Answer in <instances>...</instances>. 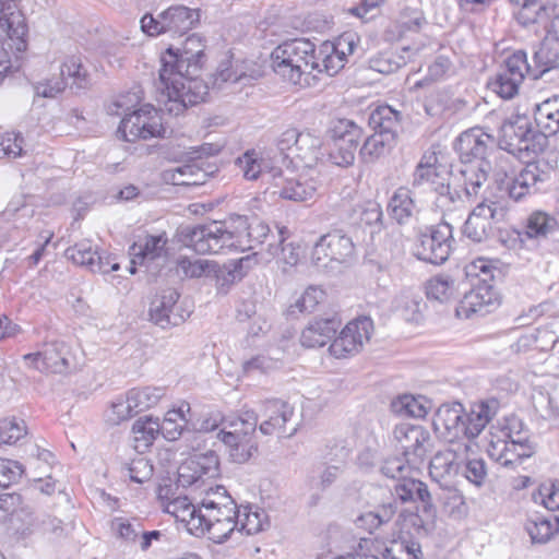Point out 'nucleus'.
Masks as SVG:
<instances>
[{
  "label": "nucleus",
  "mask_w": 559,
  "mask_h": 559,
  "mask_svg": "<svg viewBox=\"0 0 559 559\" xmlns=\"http://www.w3.org/2000/svg\"><path fill=\"white\" fill-rule=\"evenodd\" d=\"M201 39L189 36L182 49L169 47L160 56L158 102L169 115L179 116L204 100L207 85L199 78L204 52Z\"/></svg>",
  "instance_id": "nucleus-1"
},
{
  "label": "nucleus",
  "mask_w": 559,
  "mask_h": 559,
  "mask_svg": "<svg viewBox=\"0 0 559 559\" xmlns=\"http://www.w3.org/2000/svg\"><path fill=\"white\" fill-rule=\"evenodd\" d=\"M495 147V136L481 128L468 129L456 139L454 150L459 155L460 166L451 175L462 186L466 198L477 197L487 182L492 169L488 156Z\"/></svg>",
  "instance_id": "nucleus-2"
},
{
  "label": "nucleus",
  "mask_w": 559,
  "mask_h": 559,
  "mask_svg": "<svg viewBox=\"0 0 559 559\" xmlns=\"http://www.w3.org/2000/svg\"><path fill=\"white\" fill-rule=\"evenodd\" d=\"M272 68L284 80L302 85L306 76L319 68L316 46L309 39L296 38L278 45L271 53Z\"/></svg>",
  "instance_id": "nucleus-3"
},
{
  "label": "nucleus",
  "mask_w": 559,
  "mask_h": 559,
  "mask_svg": "<svg viewBox=\"0 0 559 559\" xmlns=\"http://www.w3.org/2000/svg\"><path fill=\"white\" fill-rule=\"evenodd\" d=\"M200 21V10L177 4L162 11L157 16L145 14L141 19V28L150 36L170 34L182 36L191 31Z\"/></svg>",
  "instance_id": "nucleus-4"
},
{
  "label": "nucleus",
  "mask_w": 559,
  "mask_h": 559,
  "mask_svg": "<svg viewBox=\"0 0 559 559\" xmlns=\"http://www.w3.org/2000/svg\"><path fill=\"white\" fill-rule=\"evenodd\" d=\"M453 227L445 222L425 227L417 234L414 255L421 261L440 265L453 250Z\"/></svg>",
  "instance_id": "nucleus-5"
},
{
  "label": "nucleus",
  "mask_w": 559,
  "mask_h": 559,
  "mask_svg": "<svg viewBox=\"0 0 559 559\" xmlns=\"http://www.w3.org/2000/svg\"><path fill=\"white\" fill-rule=\"evenodd\" d=\"M396 449L411 468H419L432 450L430 432L420 425L400 424L393 430Z\"/></svg>",
  "instance_id": "nucleus-6"
},
{
  "label": "nucleus",
  "mask_w": 559,
  "mask_h": 559,
  "mask_svg": "<svg viewBox=\"0 0 559 559\" xmlns=\"http://www.w3.org/2000/svg\"><path fill=\"white\" fill-rule=\"evenodd\" d=\"M179 241L198 254H218L227 250L225 222L183 226L178 230Z\"/></svg>",
  "instance_id": "nucleus-7"
},
{
  "label": "nucleus",
  "mask_w": 559,
  "mask_h": 559,
  "mask_svg": "<svg viewBox=\"0 0 559 559\" xmlns=\"http://www.w3.org/2000/svg\"><path fill=\"white\" fill-rule=\"evenodd\" d=\"M165 132L158 111L148 104L124 114L117 130L118 136L127 142L164 136Z\"/></svg>",
  "instance_id": "nucleus-8"
},
{
  "label": "nucleus",
  "mask_w": 559,
  "mask_h": 559,
  "mask_svg": "<svg viewBox=\"0 0 559 559\" xmlns=\"http://www.w3.org/2000/svg\"><path fill=\"white\" fill-rule=\"evenodd\" d=\"M355 252L353 240L341 230H334L320 237L312 250V262L319 269L332 267V263H346Z\"/></svg>",
  "instance_id": "nucleus-9"
},
{
  "label": "nucleus",
  "mask_w": 559,
  "mask_h": 559,
  "mask_svg": "<svg viewBox=\"0 0 559 559\" xmlns=\"http://www.w3.org/2000/svg\"><path fill=\"white\" fill-rule=\"evenodd\" d=\"M332 146L329 152L331 162L341 167L354 164L357 146L361 138V129L347 119L338 120L331 130Z\"/></svg>",
  "instance_id": "nucleus-10"
},
{
  "label": "nucleus",
  "mask_w": 559,
  "mask_h": 559,
  "mask_svg": "<svg viewBox=\"0 0 559 559\" xmlns=\"http://www.w3.org/2000/svg\"><path fill=\"white\" fill-rule=\"evenodd\" d=\"M373 322L368 317H361L348 322L340 335L333 340L329 352L335 358H347L358 354L366 342L370 340Z\"/></svg>",
  "instance_id": "nucleus-11"
},
{
  "label": "nucleus",
  "mask_w": 559,
  "mask_h": 559,
  "mask_svg": "<svg viewBox=\"0 0 559 559\" xmlns=\"http://www.w3.org/2000/svg\"><path fill=\"white\" fill-rule=\"evenodd\" d=\"M464 415L463 404L444 403L436 411L432 425L435 431L444 440L449 443H459V449L463 447L464 451H467L469 447L465 442Z\"/></svg>",
  "instance_id": "nucleus-12"
},
{
  "label": "nucleus",
  "mask_w": 559,
  "mask_h": 559,
  "mask_svg": "<svg viewBox=\"0 0 559 559\" xmlns=\"http://www.w3.org/2000/svg\"><path fill=\"white\" fill-rule=\"evenodd\" d=\"M473 287L464 293L455 308L457 318L471 319L473 316H486L499 304V296L490 283H473Z\"/></svg>",
  "instance_id": "nucleus-13"
},
{
  "label": "nucleus",
  "mask_w": 559,
  "mask_h": 559,
  "mask_svg": "<svg viewBox=\"0 0 559 559\" xmlns=\"http://www.w3.org/2000/svg\"><path fill=\"white\" fill-rule=\"evenodd\" d=\"M179 293L175 288H166L157 293L150 304L151 321L163 328L177 326L185 322L189 313L178 305Z\"/></svg>",
  "instance_id": "nucleus-14"
},
{
  "label": "nucleus",
  "mask_w": 559,
  "mask_h": 559,
  "mask_svg": "<svg viewBox=\"0 0 559 559\" xmlns=\"http://www.w3.org/2000/svg\"><path fill=\"white\" fill-rule=\"evenodd\" d=\"M0 34L8 37L9 46L17 52L26 50L28 26L15 0H0Z\"/></svg>",
  "instance_id": "nucleus-15"
},
{
  "label": "nucleus",
  "mask_w": 559,
  "mask_h": 559,
  "mask_svg": "<svg viewBox=\"0 0 559 559\" xmlns=\"http://www.w3.org/2000/svg\"><path fill=\"white\" fill-rule=\"evenodd\" d=\"M550 0H526V33L551 36L559 43V13Z\"/></svg>",
  "instance_id": "nucleus-16"
},
{
  "label": "nucleus",
  "mask_w": 559,
  "mask_h": 559,
  "mask_svg": "<svg viewBox=\"0 0 559 559\" xmlns=\"http://www.w3.org/2000/svg\"><path fill=\"white\" fill-rule=\"evenodd\" d=\"M223 518H218L217 511L203 512L197 521L192 520L194 534L207 533L210 539L214 543H224L238 527L239 522H237V508H227V510L223 509Z\"/></svg>",
  "instance_id": "nucleus-17"
},
{
  "label": "nucleus",
  "mask_w": 559,
  "mask_h": 559,
  "mask_svg": "<svg viewBox=\"0 0 559 559\" xmlns=\"http://www.w3.org/2000/svg\"><path fill=\"white\" fill-rule=\"evenodd\" d=\"M522 64H524V50L520 49L506 60L504 68L488 82V86L503 99L513 98L524 80Z\"/></svg>",
  "instance_id": "nucleus-18"
},
{
  "label": "nucleus",
  "mask_w": 559,
  "mask_h": 559,
  "mask_svg": "<svg viewBox=\"0 0 559 559\" xmlns=\"http://www.w3.org/2000/svg\"><path fill=\"white\" fill-rule=\"evenodd\" d=\"M262 413L265 419L260 424L259 429L265 436L277 435L278 437H292L296 428L287 431L286 425L294 416V407L280 399H270L263 402Z\"/></svg>",
  "instance_id": "nucleus-19"
},
{
  "label": "nucleus",
  "mask_w": 559,
  "mask_h": 559,
  "mask_svg": "<svg viewBox=\"0 0 559 559\" xmlns=\"http://www.w3.org/2000/svg\"><path fill=\"white\" fill-rule=\"evenodd\" d=\"M497 215L498 211L495 202L483 201L478 203L464 224V235L475 242L487 240L493 235Z\"/></svg>",
  "instance_id": "nucleus-20"
},
{
  "label": "nucleus",
  "mask_w": 559,
  "mask_h": 559,
  "mask_svg": "<svg viewBox=\"0 0 559 559\" xmlns=\"http://www.w3.org/2000/svg\"><path fill=\"white\" fill-rule=\"evenodd\" d=\"M219 474V459L214 451L198 453L187 459L179 467L182 486L193 485L202 478H215Z\"/></svg>",
  "instance_id": "nucleus-21"
},
{
  "label": "nucleus",
  "mask_w": 559,
  "mask_h": 559,
  "mask_svg": "<svg viewBox=\"0 0 559 559\" xmlns=\"http://www.w3.org/2000/svg\"><path fill=\"white\" fill-rule=\"evenodd\" d=\"M500 402L496 397H489L474 402L465 409L464 432L465 442L477 438L487 425L497 416Z\"/></svg>",
  "instance_id": "nucleus-22"
},
{
  "label": "nucleus",
  "mask_w": 559,
  "mask_h": 559,
  "mask_svg": "<svg viewBox=\"0 0 559 559\" xmlns=\"http://www.w3.org/2000/svg\"><path fill=\"white\" fill-rule=\"evenodd\" d=\"M341 324L342 320L336 313L324 318H314L302 330L300 343L307 348L322 347L335 336Z\"/></svg>",
  "instance_id": "nucleus-23"
},
{
  "label": "nucleus",
  "mask_w": 559,
  "mask_h": 559,
  "mask_svg": "<svg viewBox=\"0 0 559 559\" xmlns=\"http://www.w3.org/2000/svg\"><path fill=\"white\" fill-rule=\"evenodd\" d=\"M270 175L274 180V187L278 188L276 193L282 199L294 202H305L311 200L317 192V187L313 181L301 180V178L283 177V171L280 168H271Z\"/></svg>",
  "instance_id": "nucleus-24"
},
{
  "label": "nucleus",
  "mask_w": 559,
  "mask_h": 559,
  "mask_svg": "<svg viewBox=\"0 0 559 559\" xmlns=\"http://www.w3.org/2000/svg\"><path fill=\"white\" fill-rule=\"evenodd\" d=\"M524 142L523 116L519 112L508 117L500 127L499 139L496 145L508 152L521 162Z\"/></svg>",
  "instance_id": "nucleus-25"
},
{
  "label": "nucleus",
  "mask_w": 559,
  "mask_h": 559,
  "mask_svg": "<svg viewBox=\"0 0 559 559\" xmlns=\"http://www.w3.org/2000/svg\"><path fill=\"white\" fill-rule=\"evenodd\" d=\"M488 454L502 467L515 471L522 467L524 462V439L499 440L491 443Z\"/></svg>",
  "instance_id": "nucleus-26"
},
{
  "label": "nucleus",
  "mask_w": 559,
  "mask_h": 559,
  "mask_svg": "<svg viewBox=\"0 0 559 559\" xmlns=\"http://www.w3.org/2000/svg\"><path fill=\"white\" fill-rule=\"evenodd\" d=\"M217 438L224 443L231 462L243 464L258 453L257 436L248 433H218Z\"/></svg>",
  "instance_id": "nucleus-27"
},
{
  "label": "nucleus",
  "mask_w": 559,
  "mask_h": 559,
  "mask_svg": "<svg viewBox=\"0 0 559 559\" xmlns=\"http://www.w3.org/2000/svg\"><path fill=\"white\" fill-rule=\"evenodd\" d=\"M534 121L543 135H538V144L542 148L546 142V132L552 134L559 129V95L548 98L535 105Z\"/></svg>",
  "instance_id": "nucleus-28"
},
{
  "label": "nucleus",
  "mask_w": 559,
  "mask_h": 559,
  "mask_svg": "<svg viewBox=\"0 0 559 559\" xmlns=\"http://www.w3.org/2000/svg\"><path fill=\"white\" fill-rule=\"evenodd\" d=\"M426 296L430 300L448 304L457 299L461 283L449 274H438L426 282Z\"/></svg>",
  "instance_id": "nucleus-29"
},
{
  "label": "nucleus",
  "mask_w": 559,
  "mask_h": 559,
  "mask_svg": "<svg viewBox=\"0 0 559 559\" xmlns=\"http://www.w3.org/2000/svg\"><path fill=\"white\" fill-rule=\"evenodd\" d=\"M369 126L374 131L373 133L395 142L401 129V114L390 106H379L371 112Z\"/></svg>",
  "instance_id": "nucleus-30"
},
{
  "label": "nucleus",
  "mask_w": 559,
  "mask_h": 559,
  "mask_svg": "<svg viewBox=\"0 0 559 559\" xmlns=\"http://www.w3.org/2000/svg\"><path fill=\"white\" fill-rule=\"evenodd\" d=\"M168 491L169 489H166V493H168ZM159 497L162 499H167L165 511L174 515L176 519L186 522L189 530L194 533V528H192V520L197 521V519L202 515L203 509L201 508V504L199 507L194 506L187 496L169 498L167 495H163L160 492Z\"/></svg>",
  "instance_id": "nucleus-31"
},
{
  "label": "nucleus",
  "mask_w": 559,
  "mask_h": 559,
  "mask_svg": "<svg viewBox=\"0 0 559 559\" xmlns=\"http://www.w3.org/2000/svg\"><path fill=\"white\" fill-rule=\"evenodd\" d=\"M251 227V222L248 217L235 215L225 222V236L229 239L226 242L227 250H250L248 231Z\"/></svg>",
  "instance_id": "nucleus-32"
},
{
  "label": "nucleus",
  "mask_w": 559,
  "mask_h": 559,
  "mask_svg": "<svg viewBox=\"0 0 559 559\" xmlns=\"http://www.w3.org/2000/svg\"><path fill=\"white\" fill-rule=\"evenodd\" d=\"M394 495L403 503L420 501L424 506L432 502L427 485L412 477L405 476L397 480L394 486Z\"/></svg>",
  "instance_id": "nucleus-33"
},
{
  "label": "nucleus",
  "mask_w": 559,
  "mask_h": 559,
  "mask_svg": "<svg viewBox=\"0 0 559 559\" xmlns=\"http://www.w3.org/2000/svg\"><path fill=\"white\" fill-rule=\"evenodd\" d=\"M69 346L63 341L47 342L43 348L44 365L47 372L63 373L70 367Z\"/></svg>",
  "instance_id": "nucleus-34"
},
{
  "label": "nucleus",
  "mask_w": 559,
  "mask_h": 559,
  "mask_svg": "<svg viewBox=\"0 0 559 559\" xmlns=\"http://www.w3.org/2000/svg\"><path fill=\"white\" fill-rule=\"evenodd\" d=\"M459 468L457 450L451 448L439 451L429 462V474L437 481H441L445 477L457 474Z\"/></svg>",
  "instance_id": "nucleus-35"
},
{
  "label": "nucleus",
  "mask_w": 559,
  "mask_h": 559,
  "mask_svg": "<svg viewBox=\"0 0 559 559\" xmlns=\"http://www.w3.org/2000/svg\"><path fill=\"white\" fill-rule=\"evenodd\" d=\"M60 78L71 90H85L91 85V75L79 57H69L60 67Z\"/></svg>",
  "instance_id": "nucleus-36"
},
{
  "label": "nucleus",
  "mask_w": 559,
  "mask_h": 559,
  "mask_svg": "<svg viewBox=\"0 0 559 559\" xmlns=\"http://www.w3.org/2000/svg\"><path fill=\"white\" fill-rule=\"evenodd\" d=\"M498 190L507 206H510L511 203L521 202L524 198V167L506 173L498 180Z\"/></svg>",
  "instance_id": "nucleus-37"
},
{
  "label": "nucleus",
  "mask_w": 559,
  "mask_h": 559,
  "mask_svg": "<svg viewBox=\"0 0 559 559\" xmlns=\"http://www.w3.org/2000/svg\"><path fill=\"white\" fill-rule=\"evenodd\" d=\"M379 547L383 552V559H420L423 556L417 542L403 537L389 543L379 539Z\"/></svg>",
  "instance_id": "nucleus-38"
},
{
  "label": "nucleus",
  "mask_w": 559,
  "mask_h": 559,
  "mask_svg": "<svg viewBox=\"0 0 559 559\" xmlns=\"http://www.w3.org/2000/svg\"><path fill=\"white\" fill-rule=\"evenodd\" d=\"M242 176L247 180H257L264 171L270 174V162L263 156V153L254 148L247 150L242 155L236 158Z\"/></svg>",
  "instance_id": "nucleus-39"
},
{
  "label": "nucleus",
  "mask_w": 559,
  "mask_h": 559,
  "mask_svg": "<svg viewBox=\"0 0 559 559\" xmlns=\"http://www.w3.org/2000/svg\"><path fill=\"white\" fill-rule=\"evenodd\" d=\"M207 174L195 163L178 166L164 173V179L175 186H200L205 183Z\"/></svg>",
  "instance_id": "nucleus-40"
},
{
  "label": "nucleus",
  "mask_w": 559,
  "mask_h": 559,
  "mask_svg": "<svg viewBox=\"0 0 559 559\" xmlns=\"http://www.w3.org/2000/svg\"><path fill=\"white\" fill-rule=\"evenodd\" d=\"M396 513V506L394 502H388L379 506L374 511H369L360 514L355 524L358 528H362L372 534L380 526L389 523Z\"/></svg>",
  "instance_id": "nucleus-41"
},
{
  "label": "nucleus",
  "mask_w": 559,
  "mask_h": 559,
  "mask_svg": "<svg viewBox=\"0 0 559 559\" xmlns=\"http://www.w3.org/2000/svg\"><path fill=\"white\" fill-rule=\"evenodd\" d=\"M416 205L411 197L409 189L400 187L391 197L388 210L393 219L400 225L405 224L413 216Z\"/></svg>",
  "instance_id": "nucleus-42"
},
{
  "label": "nucleus",
  "mask_w": 559,
  "mask_h": 559,
  "mask_svg": "<svg viewBox=\"0 0 559 559\" xmlns=\"http://www.w3.org/2000/svg\"><path fill=\"white\" fill-rule=\"evenodd\" d=\"M436 507L433 503L424 504L421 514L409 513L404 518V526L413 530L417 536H427L435 527Z\"/></svg>",
  "instance_id": "nucleus-43"
},
{
  "label": "nucleus",
  "mask_w": 559,
  "mask_h": 559,
  "mask_svg": "<svg viewBox=\"0 0 559 559\" xmlns=\"http://www.w3.org/2000/svg\"><path fill=\"white\" fill-rule=\"evenodd\" d=\"M559 60V43L551 36H545L534 52L533 61L538 69L539 73L543 74L550 69L555 68Z\"/></svg>",
  "instance_id": "nucleus-44"
},
{
  "label": "nucleus",
  "mask_w": 559,
  "mask_h": 559,
  "mask_svg": "<svg viewBox=\"0 0 559 559\" xmlns=\"http://www.w3.org/2000/svg\"><path fill=\"white\" fill-rule=\"evenodd\" d=\"M165 388L144 386L130 390L127 394L136 414L155 406L165 395Z\"/></svg>",
  "instance_id": "nucleus-45"
},
{
  "label": "nucleus",
  "mask_w": 559,
  "mask_h": 559,
  "mask_svg": "<svg viewBox=\"0 0 559 559\" xmlns=\"http://www.w3.org/2000/svg\"><path fill=\"white\" fill-rule=\"evenodd\" d=\"M394 143V141H388V138L381 134L373 133L365 140L359 156L365 164H372L388 154Z\"/></svg>",
  "instance_id": "nucleus-46"
},
{
  "label": "nucleus",
  "mask_w": 559,
  "mask_h": 559,
  "mask_svg": "<svg viewBox=\"0 0 559 559\" xmlns=\"http://www.w3.org/2000/svg\"><path fill=\"white\" fill-rule=\"evenodd\" d=\"M322 141L310 132H301L297 144V157L304 162L307 167H312L322 157Z\"/></svg>",
  "instance_id": "nucleus-47"
},
{
  "label": "nucleus",
  "mask_w": 559,
  "mask_h": 559,
  "mask_svg": "<svg viewBox=\"0 0 559 559\" xmlns=\"http://www.w3.org/2000/svg\"><path fill=\"white\" fill-rule=\"evenodd\" d=\"M132 432L136 442V449L148 448L159 435L158 418H153L152 416L138 418L132 426Z\"/></svg>",
  "instance_id": "nucleus-48"
},
{
  "label": "nucleus",
  "mask_w": 559,
  "mask_h": 559,
  "mask_svg": "<svg viewBox=\"0 0 559 559\" xmlns=\"http://www.w3.org/2000/svg\"><path fill=\"white\" fill-rule=\"evenodd\" d=\"M558 519H548L544 516H536L531 519L526 524V532L528 533L533 544H545L558 532Z\"/></svg>",
  "instance_id": "nucleus-49"
},
{
  "label": "nucleus",
  "mask_w": 559,
  "mask_h": 559,
  "mask_svg": "<svg viewBox=\"0 0 559 559\" xmlns=\"http://www.w3.org/2000/svg\"><path fill=\"white\" fill-rule=\"evenodd\" d=\"M166 243L167 238L164 235H147L144 243L134 242L130 247V255L140 257V263H143L146 259L154 260L162 255Z\"/></svg>",
  "instance_id": "nucleus-50"
},
{
  "label": "nucleus",
  "mask_w": 559,
  "mask_h": 559,
  "mask_svg": "<svg viewBox=\"0 0 559 559\" xmlns=\"http://www.w3.org/2000/svg\"><path fill=\"white\" fill-rule=\"evenodd\" d=\"M258 415L254 411H243L239 416L225 421V427L218 433H248L257 436Z\"/></svg>",
  "instance_id": "nucleus-51"
},
{
  "label": "nucleus",
  "mask_w": 559,
  "mask_h": 559,
  "mask_svg": "<svg viewBox=\"0 0 559 559\" xmlns=\"http://www.w3.org/2000/svg\"><path fill=\"white\" fill-rule=\"evenodd\" d=\"M265 513L263 511H252L250 507L237 508V531L246 535H253L263 530L265 523Z\"/></svg>",
  "instance_id": "nucleus-52"
},
{
  "label": "nucleus",
  "mask_w": 559,
  "mask_h": 559,
  "mask_svg": "<svg viewBox=\"0 0 559 559\" xmlns=\"http://www.w3.org/2000/svg\"><path fill=\"white\" fill-rule=\"evenodd\" d=\"M217 263L209 260L190 259L188 257H179L177 260V270L186 277L199 278L203 275L207 276L215 271Z\"/></svg>",
  "instance_id": "nucleus-53"
},
{
  "label": "nucleus",
  "mask_w": 559,
  "mask_h": 559,
  "mask_svg": "<svg viewBox=\"0 0 559 559\" xmlns=\"http://www.w3.org/2000/svg\"><path fill=\"white\" fill-rule=\"evenodd\" d=\"M9 523L10 528L20 538L31 536L38 527V521L28 506H25L19 513H15Z\"/></svg>",
  "instance_id": "nucleus-54"
},
{
  "label": "nucleus",
  "mask_w": 559,
  "mask_h": 559,
  "mask_svg": "<svg viewBox=\"0 0 559 559\" xmlns=\"http://www.w3.org/2000/svg\"><path fill=\"white\" fill-rule=\"evenodd\" d=\"M325 298V292L317 286H309L304 294L290 305L288 312L290 314L299 313H311L316 307L322 302Z\"/></svg>",
  "instance_id": "nucleus-55"
},
{
  "label": "nucleus",
  "mask_w": 559,
  "mask_h": 559,
  "mask_svg": "<svg viewBox=\"0 0 559 559\" xmlns=\"http://www.w3.org/2000/svg\"><path fill=\"white\" fill-rule=\"evenodd\" d=\"M97 248H94L90 240H82L64 251L67 259L74 264L91 269L94 258L97 254Z\"/></svg>",
  "instance_id": "nucleus-56"
},
{
  "label": "nucleus",
  "mask_w": 559,
  "mask_h": 559,
  "mask_svg": "<svg viewBox=\"0 0 559 559\" xmlns=\"http://www.w3.org/2000/svg\"><path fill=\"white\" fill-rule=\"evenodd\" d=\"M369 68L382 74H391L405 66L404 57L393 52L384 51L369 59Z\"/></svg>",
  "instance_id": "nucleus-57"
},
{
  "label": "nucleus",
  "mask_w": 559,
  "mask_h": 559,
  "mask_svg": "<svg viewBox=\"0 0 559 559\" xmlns=\"http://www.w3.org/2000/svg\"><path fill=\"white\" fill-rule=\"evenodd\" d=\"M495 272L500 273L492 265V261L478 258L467 264L464 269L466 277L475 278V283H490L495 280Z\"/></svg>",
  "instance_id": "nucleus-58"
},
{
  "label": "nucleus",
  "mask_w": 559,
  "mask_h": 559,
  "mask_svg": "<svg viewBox=\"0 0 559 559\" xmlns=\"http://www.w3.org/2000/svg\"><path fill=\"white\" fill-rule=\"evenodd\" d=\"M532 498L550 511H559V481L542 484Z\"/></svg>",
  "instance_id": "nucleus-59"
},
{
  "label": "nucleus",
  "mask_w": 559,
  "mask_h": 559,
  "mask_svg": "<svg viewBox=\"0 0 559 559\" xmlns=\"http://www.w3.org/2000/svg\"><path fill=\"white\" fill-rule=\"evenodd\" d=\"M26 435L24 420L4 418L0 420V443L13 444Z\"/></svg>",
  "instance_id": "nucleus-60"
},
{
  "label": "nucleus",
  "mask_w": 559,
  "mask_h": 559,
  "mask_svg": "<svg viewBox=\"0 0 559 559\" xmlns=\"http://www.w3.org/2000/svg\"><path fill=\"white\" fill-rule=\"evenodd\" d=\"M124 469L129 478L136 484L148 481L154 474V467L150 460L142 456L131 460L126 464Z\"/></svg>",
  "instance_id": "nucleus-61"
},
{
  "label": "nucleus",
  "mask_w": 559,
  "mask_h": 559,
  "mask_svg": "<svg viewBox=\"0 0 559 559\" xmlns=\"http://www.w3.org/2000/svg\"><path fill=\"white\" fill-rule=\"evenodd\" d=\"M179 418L186 421L181 409L169 411L164 420L162 423L158 421V433L168 441L179 439L182 433V425L177 423Z\"/></svg>",
  "instance_id": "nucleus-62"
},
{
  "label": "nucleus",
  "mask_w": 559,
  "mask_h": 559,
  "mask_svg": "<svg viewBox=\"0 0 559 559\" xmlns=\"http://www.w3.org/2000/svg\"><path fill=\"white\" fill-rule=\"evenodd\" d=\"M142 525L139 521H130L126 518H115L111 521V530L127 543H134L141 534Z\"/></svg>",
  "instance_id": "nucleus-63"
},
{
  "label": "nucleus",
  "mask_w": 559,
  "mask_h": 559,
  "mask_svg": "<svg viewBox=\"0 0 559 559\" xmlns=\"http://www.w3.org/2000/svg\"><path fill=\"white\" fill-rule=\"evenodd\" d=\"M555 223V219L546 213L535 212L526 221V237L546 236Z\"/></svg>",
  "instance_id": "nucleus-64"
}]
</instances>
